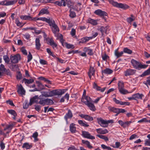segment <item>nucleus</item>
I'll return each instance as SVG.
<instances>
[{
	"instance_id": "nucleus-1",
	"label": "nucleus",
	"mask_w": 150,
	"mask_h": 150,
	"mask_svg": "<svg viewBox=\"0 0 150 150\" xmlns=\"http://www.w3.org/2000/svg\"><path fill=\"white\" fill-rule=\"evenodd\" d=\"M131 63L133 67L138 70L146 69L148 66L147 65L143 64L140 62L134 59L131 60Z\"/></svg>"
},
{
	"instance_id": "nucleus-2",
	"label": "nucleus",
	"mask_w": 150,
	"mask_h": 150,
	"mask_svg": "<svg viewBox=\"0 0 150 150\" xmlns=\"http://www.w3.org/2000/svg\"><path fill=\"white\" fill-rule=\"evenodd\" d=\"M110 3L113 6L126 10L129 8V6L126 4H124L122 3H118L116 2H115L113 0H108Z\"/></svg>"
},
{
	"instance_id": "nucleus-3",
	"label": "nucleus",
	"mask_w": 150,
	"mask_h": 150,
	"mask_svg": "<svg viewBox=\"0 0 150 150\" xmlns=\"http://www.w3.org/2000/svg\"><path fill=\"white\" fill-rule=\"evenodd\" d=\"M50 26L53 33L56 34L59 31V29L57 25L55 24L54 21L51 19V20L48 23Z\"/></svg>"
},
{
	"instance_id": "nucleus-4",
	"label": "nucleus",
	"mask_w": 150,
	"mask_h": 150,
	"mask_svg": "<svg viewBox=\"0 0 150 150\" xmlns=\"http://www.w3.org/2000/svg\"><path fill=\"white\" fill-rule=\"evenodd\" d=\"M39 101L38 103L42 106H45V105H50L53 104L54 102L53 100L50 99L48 98H40Z\"/></svg>"
},
{
	"instance_id": "nucleus-5",
	"label": "nucleus",
	"mask_w": 150,
	"mask_h": 150,
	"mask_svg": "<svg viewBox=\"0 0 150 150\" xmlns=\"http://www.w3.org/2000/svg\"><path fill=\"white\" fill-rule=\"evenodd\" d=\"M81 101L86 105L90 102H93L92 99L88 96H82Z\"/></svg>"
},
{
	"instance_id": "nucleus-6",
	"label": "nucleus",
	"mask_w": 150,
	"mask_h": 150,
	"mask_svg": "<svg viewBox=\"0 0 150 150\" xmlns=\"http://www.w3.org/2000/svg\"><path fill=\"white\" fill-rule=\"evenodd\" d=\"M10 59L11 62L16 63L18 62L21 59V56L19 54H17L13 56H11Z\"/></svg>"
},
{
	"instance_id": "nucleus-7",
	"label": "nucleus",
	"mask_w": 150,
	"mask_h": 150,
	"mask_svg": "<svg viewBox=\"0 0 150 150\" xmlns=\"http://www.w3.org/2000/svg\"><path fill=\"white\" fill-rule=\"evenodd\" d=\"M132 122H133L132 121L123 122L121 120H119L118 121V123L122 127L125 128L128 127L130 124Z\"/></svg>"
},
{
	"instance_id": "nucleus-8",
	"label": "nucleus",
	"mask_w": 150,
	"mask_h": 150,
	"mask_svg": "<svg viewBox=\"0 0 150 150\" xmlns=\"http://www.w3.org/2000/svg\"><path fill=\"white\" fill-rule=\"evenodd\" d=\"M64 90H56L51 91L52 96L55 95L61 96L64 93Z\"/></svg>"
},
{
	"instance_id": "nucleus-9",
	"label": "nucleus",
	"mask_w": 150,
	"mask_h": 150,
	"mask_svg": "<svg viewBox=\"0 0 150 150\" xmlns=\"http://www.w3.org/2000/svg\"><path fill=\"white\" fill-rule=\"evenodd\" d=\"M82 135L83 137L87 139H95V137L94 136L91 135L88 132L86 131H82Z\"/></svg>"
},
{
	"instance_id": "nucleus-10",
	"label": "nucleus",
	"mask_w": 150,
	"mask_h": 150,
	"mask_svg": "<svg viewBox=\"0 0 150 150\" xmlns=\"http://www.w3.org/2000/svg\"><path fill=\"white\" fill-rule=\"evenodd\" d=\"M18 87L17 91L18 93L21 95H25V91L21 84L17 85Z\"/></svg>"
},
{
	"instance_id": "nucleus-11",
	"label": "nucleus",
	"mask_w": 150,
	"mask_h": 150,
	"mask_svg": "<svg viewBox=\"0 0 150 150\" xmlns=\"http://www.w3.org/2000/svg\"><path fill=\"white\" fill-rule=\"evenodd\" d=\"M97 120L98 124L102 127H107L108 126L107 120H104L101 118H98Z\"/></svg>"
},
{
	"instance_id": "nucleus-12",
	"label": "nucleus",
	"mask_w": 150,
	"mask_h": 150,
	"mask_svg": "<svg viewBox=\"0 0 150 150\" xmlns=\"http://www.w3.org/2000/svg\"><path fill=\"white\" fill-rule=\"evenodd\" d=\"M73 117L72 113L70 110H69L68 112L65 114L64 116V118L65 120L67 123L68 124V119H71Z\"/></svg>"
},
{
	"instance_id": "nucleus-13",
	"label": "nucleus",
	"mask_w": 150,
	"mask_h": 150,
	"mask_svg": "<svg viewBox=\"0 0 150 150\" xmlns=\"http://www.w3.org/2000/svg\"><path fill=\"white\" fill-rule=\"evenodd\" d=\"M94 13L100 16H106L107 14L106 12L105 11H102L100 9H97L94 12Z\"/></svg>"
},
{
	"instance_id": "nucleus-14",
	"label": "nucleus",
	"mask_w": 150,
	"mask_h": 150,
	"mask_svg": "<svg viewBox=\"0 0 150 150\" xmlns=\"http://www.w3.org/2000/svg\"><path fill=\"white\" fill-rule=\"evenodd\" d=\"M21 19L23 20H28L29 21H34V18L31 17L30 16L27 15H21L20 16Z\"/></svg>"
},
{
	"instance_id": "nucleus-15",
	"label": "nucleus",
	"mask_w": 150,
	"mask_h": 150,
	"mask_svg": "<svg viewBox=\"0 0 150 150\" xmlns=\"http://www.w3.org/2000/svg\"><path fill=\"white\" fill-rule=\"evenodd\" d=\"M136 70L134 69H129L125 71V76L132 75L134 74Z\"/></svg>"
},
{
	"instance_id": "nucleus-16",
	"label": "nucleus",
	"mask_w": 150,
	"mask_h": 150,
	"mask_svg": "<svg viewBox=\"0 0 150 150\" xmlns=\"http://www.w3.org/2000/svg\"><path fill=\"white\" fill-rule=\"evenodd\" d=\"M93 88L97 91H100L102 92H103L106 89V87L101 88L100 86H98L97 84L94 82L93 83Z\"/></svg>"
},
{
	"instance_id": "nucleus-17",
	"label": "nucleus",
	"mask_w": 150,
	"mask_h": 150,
	"mask_svg": "<svg viewBox=\"0 0 150 150\" xmlns=\"http://www.w3.org/2000/svg\"><path fill=\"white\" fill-rule=\"evenodd\" d=\"M38 96H35L30 99V102L29 105H31L33 103H38Z\"/></svg>"
},
{
	"instance_id": "nucleus-18",
	"label": "nucleus",
	"mask_w": 150,
	"mask_h": 150,
	"mask_svg": "<svg viewBox=\"0 0 150 150\" xmlns=\"http://www.w3.org/2000/svg\"><path fill=\"white\" fill-rule=\"evenodd\" d=\"M15 3V1H7L6 0H4L0 2V5L8 6L13 5Z\"/></svg>"
},
{
	"instance_id": "nucleus-19",
	"label": "nucleus",
	"mask_w": 150,
	"mask_h": 150,
	"mask_svg": "<svg viewBox=\"0 0 150 150\" xmlns=\"http://www.w3.org/2000/svg\"><path fill=\"white\" fill-rule=\"evenodd\" d=\"M108 28V26H106L105 27L101 26L100 28L98 30L100 31L102 35L103 36L104 35V33H105L106 34L108 33L107 30Z\"/></svg>"
},
{
	"instance_id": "nucleus-20",
	"label": "nucleus",
	"mask_w": 150,
	"mask_h": 150,
	"mask_svg": "<svg viewBox=\"0 0 150 150\" xmlns=\"http://www.w3.org/2000/svg\"><path fill=\"white\" fill-rule=\"evenodd\" d=\"M34 18L35 19H34V21H36L37 20H41L43 21H45L48 23H49L51 19L49 18H46L45 17H34Z\"/></svg>"
},
{
	"instance_id": "nucleus-21",
	"label": "nucleus",
	"mask_w": 150,
	"mask_h": 150,
	"mask_svg": "<svg viewBox=\"0 0 150 150\" xmlns=\"http://www.w3.org/2000/svg\"><path fill=\"white\" fill-rule=\"evenodd\" d=\"M96 131L98 133L102 134H105L108 132V131L106 129H96Z\"/></svg>"
},
{
	"instance_id": "nucleus-22",
	"label": "nucleus",
	"mask_w": 150,
	"mask_h": 150,
	"mask_svg": "<svg viewBox=\"0 0 150 150\" xmlns=\"http://www.w3.org/2000/svg\"><path fill=\"white\" fill-rule=\"evenodd\" d=\"M134 100H137L138 99H142V98L144 96L142 94H140L137 93L133 95Z\"/></svg>"
},
{
	"instance_id": "nucleus-23",
	"label": "nucleus",
	"mask_w": 150,
	"mask_h": 150,
	"mask_svg": "<svg viewBox=\"0 0 150 150\" xmlns=\"http://www.w3.org/2000/svg\"><path fill=\"white\" fill-rule=\"evenodd\" d=\"M7 112L9 114L13 116V120H15L16 117L17 116V114L16 111L13 110H8Z\"/></svg>"
},
{
	"instance_id": "nucleus-24",
	"label": "nucleus",
	"mask_w": 150,
	"mask_h": 150,
	"mask_svg": "<svg viewBox=\"0 0 150 150\" xmlns=\"http://www.w3.org/2000/svg\"><path fill=\"white\" fill-rule=\"evenodd\" d=\"M40 42V41L39 38H36L35 41V48L38 50H40L41 46V45Z\"/></svg>"
},
{
	"instance_id": "nucleus-25",
	"label": "nucleus",
	"mask_w": 150,
	"mask_h": 150,
	"mask_svg": "<svg viewBox=\"0 0 150 150\" xmlns=\"http://www.w3.org/2000/svg\"><path fill=\"white\" fill-rule=\"evenodd\" d=\"M34 80L33 79H27L25 78H24L22 80L23 82L24 83L27 85L32 83L34 82Z\"/></svg>"
},
{
	"instance_id": "nucleus-26",
	"label": "nucleus",
	"mask_w": 150,
	"mask_h": 150,
	"mask_svg": "<svg viewBox=\"0 0 150 150\" xmlns=\"http://www.w3.org/2000/svg\"><path fill=\"white\" fill-rule=\"evenodd\" d=\"M95 70L94 68L91 67L90 68L89 71L88 72V75L89 78L91 79L92 76H94L95 75Z\"/></svg>"
},
{
	"instance_id": "nucleus-27",
	"label": "nucleus",
	"mask_w": 150,
	"mask_h": 150,
	"mask_svg": "<svg viewBox=\"0 0 150 150\" xmlns=\"http://www.w3.org/2000/svg\"><path fill=\"white\" fill-rule=\"evenodd\" d=\"M41 94L42 96H44L45 97H52L51 91L50 92L42 91L41 92Z\"/></svg>"
},
{
	"instance_id": "nucleus-28",
	"label": "nucleus",
	"mask_w": 150,
	"mask_h": 150,
	"mask_svg": "<svg viewBox=\"0 0 150 150\" xmlns=\"http://www.w3.org/2000/svg\"><path fill=\"white\" fill-rule=\"evenodd\" d=\"M69 129L70 132L72 133H75L76 132L75 125L74 123L71 124L69 126Z\"/></svg>"
},
{
	"instance_id": "nucleus-29",
	"label": "nucleus",
	"mask_w": 150,
	"mask_h": 150,
	"mask_svg": "<svg viewBox=\"0 0 150 150\" xmlns=\"http://www.w3.org/2000/svg\"><path fill=\"white\" fill-rule=\"evenodd\" d=\"M87 22L94 25H96L97 24V22L96 20L90 18L88 19Z\"/></svg>"
},
{
	"instance_id": "nucleus-30",
	"label": "nucleus",
	"mask_w": 150,
	"mask_h": 150,
	"mask_svg": "<svg viewBox=\"0 0 150 150\" xmlns=\"http://www.w3.org/2000/svg\"><path fill=\"white\" fill-rule=\"evenodd\" d=\"M82 142L83 144H85L89 149H91L93 148V147L91 145L88 141L83 140H82Z\"/></svg>"
},
{
	"instance_id": "nucleus-31",
	"label": "nucleus",
	"mask_w": 150,
	"mask_h": 150,
	"mask_svg": "<svg viewBox=\"0 0 150 150\" xmlns=\"http://www.w3.org/2000/svg\"><path fill=\"white\" fill-rule=\"evenodd\" d=\"M13 127V125L11 124H10L9 125H6V127H5L4 129V131H5L7 130H8V131L6 132V134L8 133L9 132H10L12 128Z\"/></svg>"
},
{
	"instance_id": "nucleus-32",
	"label": "nucleus",
	"mask_w": 150,
	"mask_h": 150,
	"mask_svg": "<svg viewBox=\"0 0 150 150\" xmlns=\"http://www.w3.org/2000/svg\"><path fill=\"white\" fill-rule=\"evenodd\" d=\"M123 54V52L121 51L120 52H118V49L116 50L115 51L114 54L117 58H118L122 56Z\"/></svg>"
},
{
	"instance_id": "nucleus-33",
	"label": "nucleus",
	"mask_w": 150,
	"mask_h": 150,
	"mask_svg": "<svg viewBox=\"0 0 150 150\" xmlns=\"http://www.w3.org/2000/svg\"><path fill=\"white\" fill-rule=\"evenodd\" d=\"M93 102H90L86 105L89 108V109L91 110L95 111L96 110L95 107L94 105L92 103Z\"/></svg>"
},
{
	"instance_id": "nucleus-34",
	"label": "nucleus",
	"mask_w": 150,
	"mask_h": 150,
	"mask_svg": "<svg viewBox=\"0 0 150 150\" xmlns=\"http://www.w3.org/2000/svg\"><path fill=\"white\" fill-rule=\"evenodd\" d=\"M150 74V67L144 72L141 75L139 76L143 77L145 76H147Z\"/></svg>"
},
{
	"instance_id": "nucleus-35",
	"label": "nucleus",
	"mask_w": 150,
	"mask_h": 150,
	"mask_svg": "<svg viewBox=\"0 0 150 150\" xmlns=\"http://www.w3.org/2000/svg\"><path fill=\"white\" fill-rule=\"evenodd\" d=\"M32 147V146L28 143H25L23 144L22 148L26 149H30Z\"/></svg>"
},
{
	"instance_id": "nucleus-36",
	"label": "nucleus",
	"mask_w": 150,
	"mask_h": 150,
	"mask_svg": "<svg viewBox=\"0 0 150 150\" xmlns=\"http://www.w3.org/2000/svg\"><path fill=\"white\" fill-rule=\"evenodd\" d=\"M81 4L80 3H78L75 6H74L72 8L74 9L76 11H80L81 8Z\"/></svg>"
},
{
	"instance_id": "nucleus-37",
	"label": "nucleus",
	"mask_w": 150,
	"mask_h": 150,
	"mask_svg": "<svg viewBox=\"0 0 150 150\" xmlns=\"http://www.w3.org/2000/svg\"><path fill=\"white\" fill-rule=\"evenodd\" d=\"M49 13V11L47 9L43 8L40 11L38 15H43L44 14H47Z\"/></svg>"
},
{
	"instance_id": "nucleus-38",
	"label": "nucleus",
	"mask_w": 150,
	"mask_h": 150,
	"mask_svg": "<svg viewBox=\"0 0 150 150\" xmlns=\"http://www.w3.org/2000/svg\"><path fill=\"white\" fill-rule=\"evenodd\" d=\"M112 71L108 68H106L105 69L103 70L102 72L105 74H110L112 72Z\"/></svg>"
},
{
	"instance_id": "nucleus-39",
	"label": "nucleus",
	"mask_w": 150,
	"mask_h": 150,
	"mask_svg": "<svg viewBox=\"0 0 150 150\" xmlns=\"http://www.w3.org/2000/svg\"><path fill=\"white\" fill-rule=\"evenodd\" d=\"M64 47H66V48L68 49H73L74 48V46L73 45L68 44L67 42H66V43H64Z\"/></svg>"
},
{
	"instance_id": "nucleus-40",
	"label": "nucleus",
	"mask_w": 150,
	"mask_h": 150,
	"mask_svg": "<svg viewBox=\"0 0 150 150\" xmlns=\"http://www.w3.org/2000/svg\"><path fill=\"white\" fill-rule=\"evenodd\" d=\"M78 122L79 124L85 127H88L89 126V125L87 124V123L85 122H83V121L79 120L78 121Z\"/></svg>"
},
{
	"instance_id": "nucleus-41",
	"label": "nucleus",
	"mask_w": 150,
	"mask_h": 150,
	"mask_svg": "<svg viewBox=\"0 0 150 150\" xmlns=\"http://www.w3.org/2000/svg\"><path fill=\"white\" fill-rule=\"evenodd\" d=\"M46 40L47 43L50 46L54 42V40L52 38H46Z\"/></svg>"
},
{
	"instance_id": "nucleus-42",
	"label": "nucleus",
	"mask_w": 150,
	"mask_h": 150,
	"mask_svg": "<svg viewBox=\"0 0 150 150\" xmlns=\"http://www.w3.org/2000/svg\"><path fill=\"white\" fill-rule=\"evenodd\" d=\"M109 109L110 111L114 112L119 113V108H116L114 107H110L109 108Z\"/></svg>"
},
{
	"instance_id": "nucleus-43",
	"label": "nucleus",
	"mask_w": 150,
	"mask_h": 150,
	"mask_svg": "<svg viewBox=\"0 0 150 150\" xmlns=\"http://www.w3.org/2000/svg\"><path fill=\"white\" fill-rule=\"evenodd\" d=\"M96 136L99 138L104 139L105 141H107L108 140V137L104 135L97 134Z\"/></svg>"
},
{
	"instance_id": "nucleus-44",
	"label": "nucleus",
	"mask_w": 150,
	"mask_h": 150,
	"mask_svg": "<svg viewBox=\"0 0 150 150\" xmlns=\"http://www.w3.org/2000/svg\"><path fill=\"white\" fill-rule=\"evenodd\" d=\"M72 8H70V9L69 16L71 18H74L76 17V14L74 12L72 11Z\"/></svg>"
},
{
	"instance_id": "nucleus-45",
	"label": "nucleus",
	"mask_w": 150,
	"mask_h": 150,
	"mask_svg": "<svg viewBox=\"0 0 150 150\" xmlns=\"http://www.w3.org/2000/svg\"><path fill=\"white\" fill-rule=\"evenodd\" d=\"M76 33V30L74 28H72L71 31L70 32V34L73 38H77V37L75 35Z\"/></svg>"
},
{
	"instance_id": "nucleus-46",
	"label": "nucleus",
	"mask_w": 150,
	"mask_h": 150,
	"mask_svg": "<svg viewBox=\"0 0 150 150\" xmlns=\"http://www.w3.org/2000/svg\"><path fill=\"white\" fill-rule=\"evenodd\" d=\"M131 17L128 18L127 19V22L129 23H131L135 19L134 17L132 15H131Z\"/></svg>"
},
{
	"instance_id": "nucleus-47",
	"label": "nucleus",
	"mask_w": 150,
	"mask_h": 150,
	"mask_svg": "<svg viewBox=\"0 0 150 150\" xmlns=\"http://www.w3.org/2000/svg\"><path fill=\"white\" fill-rule=\"evenodd\" d=\"M118 90L124 88V83L122 81H119L118 83Z\"/></svg>"
},
{
	"instance_id": "nucleus-48",
	"label": "nucleus",
	"mask_w": 150,
	"mask_h": 150,
	"mask_svg": "<svg viewBox=\"0 0 150 150\" xmlns=\"http://www.w3.org/2000/svg\"><path fill=\"white\" fill-rule=\"evenodd\" d=\"M101 57L103 60L106 62L107 61V59L109 58V56L106 54H102Z\"/></svg>"
},
{
	"instance_id": "nucleus-49",
	"label": "nucleus",
	"mask_w": 150,
	"mask_h": 150,
	"mask_svg": "<svg viewBox=\"0 0 150 150\" xmlns=\"http://www.w3.org/2000/svg\"><path fill=\"white\" fill-rule=\"evenodd\" d=\"M119 92L122 94H125L127 93H129L127 91L124 89V88H122L119 90Z\"/></svg>"
},
{
	"instance_id": "nucleus-50",
	"label": "nucleus",
	"mask_w": 150,
	"mask_h": 150,
	"mask_svg": "<svg viewBox=\"0 0 150 150\" xmlns=\"http://www.w3.org/2000/svg\"><path fill=\"white\" fill-rule=\"evenodd\" d=\"M123 52L127 53L129 54H131L132 53V51L129 49L127 48H125L124 49Z\"/></svg>"
},
{
	"instance_id": "nucleus-51",
	"label": "nucleus",
	"mask_w": 150,
	"mask_h": 150,
	"mask_svg": "<svg viewBox=\"0 0 150 150\" xmlns=\"http://www.w3.org/2000/svg\"><path fill=\"white\" fill-rule=\"evenodd\" d=\"M101 148L103 149H106L107 150H112V149L111 147L107 146L104 144H102L101 145Z\"/></svg>"
},
{
	"instance_id": "nucleus-52",
	"label": "nucleus",
	"mask_w": 150,
	"mask_h": 150,
	"mask_svg": "<svg viewBox=\"0 0 150 150\" xmlns=\"http://www.w3.org/2000/svg\"><path fill=\"white\" fill-rule=\"evenodd\" d=\"M47 52L48 54L51 56L53 57H55V55L51 51V50L49 48H47L46 49Z\"/></svg>"
},
{
	"instance_id": "nucleus-53",
	"label": "nucleus",
	"mask_w": 150,
	"mask_h": 150,
	"mask_svg": "<svg viewBox=\"0 0 150 150\" xmlns=\"http://www.w3.org/2000/svg\"><path fill=\"white\" fill-rule=\"evenodd\" d=\"M67 5L69 8H72L74 6V3L70 1H68L67 3Z\"/></svg>"
},
{
	"instance_id": "nucleus-54",
	"label": "nucleus",
	"mask_w": 150,
	"mask_h": 150,
	"mask_svg": "<svg viewBox=\"0 0 150 150\" xmlns=\"http://www.w3.org/2000/svg\"><path fill=\"white\" fill-rule=\"evenodd\" d=\"M3 59L5 61V63L7 64H8L9 62V59L8 56L6 55L4 56Z\"/></svg>"
},
{
	"instance_id": "nucleus-55",
	"label": "nucleus",
	"mask_w": 150,
	"mask_h": 150,
	"mask_svg": "<svg viewBox=\"0 0 150 150\" xmlns=\"http://www.w3.org/2000/svg\"><path fill=\"white\" fill-rule=\"evenodd\" d=\"M38 136V133L36 132H34L32 135V137L34 138V140L35 141H37L38 140V139L37 138Z\"/></svg>"
},
{
	"instance_id": "nucleus-56",
	"label": "nucleus",
	"mask_w": 150,
	"mask_h": 150,
	"mask_svg": "<svg viewBox=\"0 0 150 150\" xmlns=\"http://www.w3.org/2000/svg\"><path fill=\"white\" fill-rule=\"evenodd\" d=\"M57 4L59 6H65L66 5V3L65 1L61 0V2H57Z\"/></svg>"
},
{
	"instance_id": "nucleus-57",
	"label": "nucleus",
	"mask_w": 150,
	"mask_h": 150,
	"mask_svg": "<svg viewBox=\"0 0 150 150\" xmlns=\"http://www.w3.org/2000/svg\"><path fill=\"white\" fill-rule=\"evenodd\" d=\"M130 103L129 102H123V101H120L119 105H130Z\"/></svg>"
},
{
	"instance_id": "nucleus-58",
	"label": "nucleus",
	"mask_w": 150,
	"mask_h": 150,
	"mask_svg": "<svg viewBox=\"0 0 150 150\" xmlns=\"http://www.w3.org/2000/svg\"><path fill=\"white\" fill-rule=\"evenodd\" d=\"M15 23L18 26L22 27V23L19 21L18 18H16L15 20Z\"/></svg>"
},
{
	"instance_id": "nucleus-59",
	"label": "nucleus",
	"mask_w": 150,
	"mask_h": 150,
	"mask_svg": "<svg viewBox=\"0 0 150 150\" xmlns=\"http://www.w3.org/2000/svg\"><path fill=\"white\" fill-rule=\"evenodd\" d=\"M138 137V136L136 134H133L130 136L129 138V139L132 140L135 139L137 138Z\"/></svg>"
},
{
	"instance_id": "nucleus-60",
	"label": "nucleus",
	"mask_w": 150,
	"mask_h": 150,
	"mask_svg": "<svg viewBox=\"0 0 150 150\" xmlns=\"http://www.w3.org/2000/svg\"><path fill=\"white\" fill-rule=\"evenodd\" d=\"M91 38H91V37H85L82 38L81 40L83 41V42H87L90 39H91Z\"/></svg>"
},
{
	"instance_id": "nucleus-61",
	"label": "nucleus",
	"mask_w": 150,
	"mask_h": 150,
	"mask_svg": "<svg viewBox=\"0 0 150 150\" xmlns=\"http://www.w3.org/2000/svg\"><path fill=\"white\" fill-rule=\"evenodd\" d=\"M84 119L88 121H92L93 120L92 117L87 115H86Z\"/></svg>"
},
{
	"instance_id": "nucleus-62",
	"label": "nucleus",
	"mask_w": 150,
	"mask_h": 150,
	"mask_svg": "<svg viewBox=\"0 0 150 150\" xmlns=\"http://www.w3.org/2000/svg\"><path fill=\"white\" fill-rule=\"evenodd\" d=\"M33 57L32 54L30 52H29L28 54V62H30L32 59Z\"/></svg>"
},
{
	"instance_id": "nucleus-63",
	"label": "nucleus",
	"mask_w": 150,
	"mask_h": 150,
	"mask_svg": "<svg viewBox=\"0 0 150 150\" xmlns=\"http://www.w3.org/2000/svg\"><path fill=\"white\" fill-rule=\"evenodd\" d=\"M6 69L4 67V65H3V64H1L0 65V72L2 73H3V72H4L5 71Z\"/></svg>"
},
{
	"instance_id": "nucleus-64",
	"label": "nucleus",
	"mask_w": 150,
	"mask_h": 150,
	"mask_svg": "<svg viewBox=\"0 0 150 150\" xmlns=\"http://www.w3.org/2000/svg\"><path fill=\"white\" fill-rule=\"evenodd\" d=\"M121 146V143L119 142H116L115 143V146H113V147L115 148H118Z\"/></svg>"
}]
</instances>
